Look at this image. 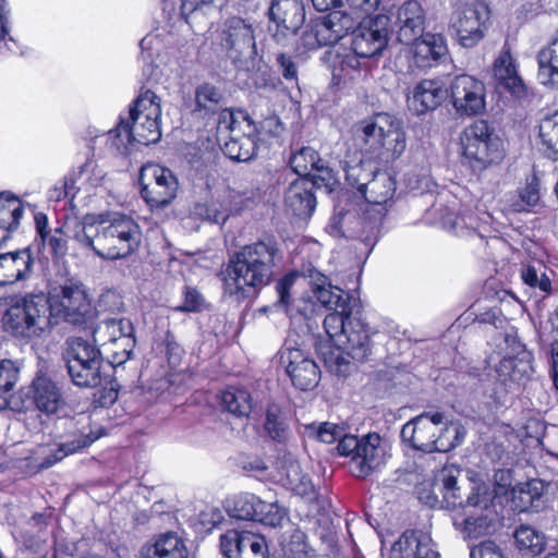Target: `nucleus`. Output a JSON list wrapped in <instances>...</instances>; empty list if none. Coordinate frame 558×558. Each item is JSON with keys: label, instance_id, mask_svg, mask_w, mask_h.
Wrapping results in <instances>:
<instances>
[{"label": "nucleus", "instance_id": "f257e3e1", "mask_svg": "<svg viewBox=\"0 0 558 558\" xmlns=\"http://www.w3.org/2000/svg\"><path fill=\"white\" fill-rule=\"evenodd\" d=\"M281 259L282 251L274 236L244 245L227 265L225 294L238 302L255 298L270 283Z\"/></svg>", "mask_w": 558, "mask_h": 558}, {"label": "nucleus", "instance_id": "f03ea898", "mask_svg": "<svg viewBox=\"0 0 558 558\" xmlns=\"http://www.w3.org/2000/svg\"><path fill=\"white\" fill-rule=\"evenodd\" d=\"M74 242L92 250L105 259H121L134 253L141 243L140 226L129 216L114 214L111 218L86 216L73 230Z\"/></svg>", "mask_w": 558, "mask_h": 558}, {"label": "nucleus", "instance_id": "7ed1b4c3", "mask_svg": "<svg viewBox=\"0 0 558 558\" xmlns=\"http://www.w3.org/2000/svg\"><path fill=\"white\" fill-rule=\"evenodd\" d=\"M307 429L322 442L332 444L338 440L339 454L351 457L350 471L357 478H365L386 463V445L376 433L359 438L345 434L342 426L330 422L320 423L318 426L312 424Z\"/></svg>", "mask_w": 558, "mask_h": 558}, {"label": "nucleus", "instance_id": "20e7f679", "mask_svg": "<svg viewBox=\"0 0 558 558\" xmlns=\"http://www.w3.org/2000/svg\"><path fill=\"white\" fill-rule=\"evenodd\" d=\"M354 132L362 149L380 162H391L405 150L407 137L396 117L380 112L355 124Z\"/></svg>", "mask_w": 558, "mask_h": 558}, {"label": "nucleus", "instance_id": "39448f33", "mask_svg": "<svg viewBox=\"0 0 558 558\" xmlns=\"http://www.w3.org/2000/svg\"><path fill=\"white\" fill-rule=\"evenodd\" d=\"M157 99L155 93L147 89L134 101V106L129 111V118L121 119L113 131L114 145L118 149L128 148L133 143L149 145L159 141L161 132L158 120L161 110Z\"/></svg>", "mask_w": 558, "mask_h": 558}, {"label": "nucleus", "instance_id": "423d86ee", "mask_svg": "<svg viewBox=\"0 0 558 558\" xmlns=\"http://www.w3.org/2000/svg\"><path fill=\"white\" fill-rule=\"evenodd\" d=\"M462 163L481 172L504 158L500 138L485 120H476L460 136Z\"/></svg>", "mask_w": 558, "mask_h": 558}, {"label": "nucleus", "instance_id": "0eeeda50", "mask_svg": "<svg viewBox=\"0 0 558 558\" xmlns=\"http://www.w3.org/2000/svg\"><path fill=\"white\" fill-rule=\"evenodd\" d=\"M465 498L468 510L452 515L456 532L464 539H477L489 535L495 527L496 510L493 497L485 485L472 486Z\"/></svg>", "mask_w": 558, "mask_h": 558}, {"label": "nucleus", "instance_id": "6e6552de", "mask_svg": "<svg viewBox=\"0 0 558 558\" xmlns=\"http://www.w3.org/2000/svg\"><path fill=\"white\" fill-rule=\"evenodd\" d=\"M47 300L48 317L52 324L63 319L73 326L87 329L95 322L96 310L82 284L71 282L54 287Z\"/></svg>", "mask_w": 558, "mask_h": 558}, {"label": "nucleus", "instance_id": "1a4fd4ad", "mask_svg": "<svg viewBox=\"0 0 558 558\" xmlns=\"http://www.w3.org/2000/svg\"><path fill=\"white\" fill-rule=\"evenodd\" d=\"M68 374L82 388H95L102 383V354L93 341L75 337L68 341L65 353Z\"/></svg>", "mask_w": 558, "mask_h": 558}, {"label": "nucleus", "instance_id": "9d476101", "mask_svg": "<svg viewBox=\"0 0 558 558\" xmlns=\"http://www.w3.org/2000/svg\"><path fill=\"white\" fill-rule=\"evenodd\" d=\"M49 304L47 296L29 294L23 302L11 306L3 316L4 329L15 337L38 336L49 325Z\"/></svg>", "mask_w": 558, "mask_h": 558}, {"label": "nucleus", "instance_id": "9b49d317", "mask_svg": "<svg viewBox=\"0 0 558 558\" xmlns=\"http://www.w3.org/2000/svg\"><path fill=\"white\" fill-rule=\"evenodd\" d=\"M445 422L441 412H424L408 423L401 429V439L413 449L423 452H446L454 447L453 444H444L439 433Z\"/></svg>", "mask_w": 558, "mask_h": 558}, {"label": "nucleus", "instance_id": "f8f14e48", "mask_svg": "<svg viewBox=\"0 0 558 558\" xmlns=\"http://www.w3.org/2000/svg\"><path fill=\"white\" fill-rule=\"evenodd\" d=\"M220 46L226 56L238 68L254 63L257 57V47L252 25L241 17H231L220 32Z\"/></svg>", "mask_w": 558, "mask_h": 558}, {"label": "nucleus", "instance_id": "ddd939ff", "mask_svg": "<svg viewBox=\"0 0 558 558\" xmlns=\"http://www.w3.org/2000/svg\"><path fill=\"white\" fill-rule=\"evenodd\" d=\"M141 195L151 208H165L175 198L179 182L173 172L157 163H147L141 168Z\"/></svg>", "mask_w": 558, "mask_h": 558}, {"label": "nucleus", "instance_id": "4468645a", "mask_svg": "<svg viewBox=\"0 0 558 558\" xmlns=\"http://www.w3.org/2000/svg\"><path fill=\"white\" fill-rule=\"evenodd\" d=\"M489 10L480 0H469L452 21V29L459 44L465 48L475 47L485 36Z\"/></svg>", "mask_w": 558, "mask_h": 558}, {"label": "nucleus", "instance_id": "2eb2a0df", "mask_svg": "<svg viewBox=\"0 0 558 558\" xmlns=\"http://www.w3.org/2000/svg\"><path fill=\"white\" fill-rule=\"evenodd\" d=\"M87 329L92 330L93 342L97 347H106L108 343L121 345V352L114 354L116 363H125L130 360L135 347L134 327L130 319L108 318L96 327L93 324Z\"/></svg>", "mask_w": 558, "mask_h": 558}, {"label": "nucleus", "instance_id": "dca6fc26", "mask_svg": "<svg viewBox=\"0 0 558 558\" xmlns=\"http://www.w3.org/2000/svg\"><path fill=\"white\" fill-rule=\"evenodd\" d=\"M448 95L456 112L461 117L477 116L485 110V85L474 76H454L449 85Z\"/></svg>", "mask_w": 558, "mask_h": 558}, {"label": "nucleus", "instance_id": "f3484780", "mask_svg": "<svg viewBox=\"0 0 558 558\" xmlns=\"http://www.w3.org/2000/svg\"><path fill=\"white\" fill-rule=\"evenodd\" d=\"M389 21L388 15L378 14L361 23L352 32V51L364 59L381 53L388 44Z\"/></svg>", "mask_w": 558, "mask_h": 558}, {"label": "nucleus", "instance_id": "a211bd4d", "mask_svg": "<svg viewBox=\"0 0 558 558\" xmlns=\"http://www.w3.org/2000/svg\"><path fill=\"white\" fill-rule=\"evenodd\" d=\"M28 396L36 410L47 416L58 414L66 405L62 384L43 369L36 372Z\"/></svg>", "mask_w": 558, "mask_h": 558}, {"label": "nucleus", "instance_id": "6ab92c4d", "mask_svg": "<svg viewBox=\"0 0 558 558\" xmlns=\"http://www.w3.org/2000/svg\"><path fill=\"white\" fill-rule=\"evenodd\" d=\"M269 19L275 24L272 36L282 43L289 36H294L305 21V7L303 0H271Z\"/></svg>", "mask_w": 558, "mask_h": 558}, {"label": "nucleus", "instance_id": "aec40b11", "mask_svg": "<svg viewBox=\"0 0 558 558\" xmlns=\"http://www.w3.org/2000/svg\"><path fill=\"white\" fill-rule=\"evenodd\" d=\"M279 361L296 388L310 390L318 384V366L302 350L286 345L279 351Z\"/></svg>", "mask_w": 558, "mask_h": 558}, {"label": "nucleus", "instance_id": "412c9836", "mask_svg": "<svg viewBox=\"0 0 558 558\" xmlns=\"http://www.w3.org/2000/svg\"><path fill=\"white\" fill-rule=\"evenodd\" d=\"M194 112L203 118L219 114L218 131H234L235 120L233 113L226 108L223 93L210 83H203L196 87Z\"/></svg>", "mask_w": 558, "mask_h": 558}, {"label": "nucleus", "instance_id": "4be33fe9", "mask_svg": "<svg viewBox=\"0 0 558 558\" xmlns=\"http://www.w3.org/2000/svg\"><path fill=\"white\" fill-rule=\"evenodd\" d=\"M220 549L227 558H268L265 537L250 531L228 530L220 536Z\"/></svg>", "mask_w": 558, "mask_h": 558}, {"label": "nucleus", "instance_id": "5701e85b", "mask_svg": "<svg viewBox=\"0 0 558 558\" xmlns=\"http://www.w3.org/2000/svg\"><path fill=\"white\" fill-rule=\"evenodd\" d=\"M507 352L499 362L497 373L502 380L521 381L533 373V356L513 336H506Z\"/></svg>", "mask_w": 558, "mask_h": 558}, {"label": "nucleus", "instance_id": "b1692460", "mask_svg": "<svg viewBox=\"0 0 558 558\" xmlns=\"http://www.w3.org/2000/svg\"><path fill=\"white\" fill-rule=\"evenodd\" d=\"M354 26L355 20L350 13L333 10L317 20L307 36H314L318 46L333 45L348 35L350 31H353Z\"/></svg>", "mask_w": 558, "mask_h": 558}, {"label": "nucleus", "instance_id": "393cba45", "mask_svg": "<svg viewBox=\"0 0 558 558\" xmlns=\"http://www.w3.org/2000/svg\"><path fill=\"white\" fill-rule=\"evenodd\" d=\"M348 327L343 335L337 339L336 348L342 351L348 357L355 362H365L372 354V343L368 327L359 317L347 323Z\"/></svg>", "mask_w": 558, "mask_h": 558}, {"label": "nucleus", "instance_id": "a878e982", "mask_svg": "<svg viewBox=\"0 0 558 558\" xmlns=\"http://www.w3.org/2000/svg\"><path fill=\"white\" fill-rule=\"evenodd\" d=\"M395 192V179L387 171L378 169L367 184L365 193H362V196L368 203V208L365 210V214L369 216L371 213L374 211V220L381 221L386 215V208L384 206L391 201Z\"/></svg>", "mask_w": 558, "mask_h": 558}, {"label": "nucleus", "instance_id": "bb28decb", "mask_svg": "<svg viewBox=\"0 0 558 558\" xmlns=\"http://www.w3.org/2000/svg\"><path fill=\"white\" fill-rule=\"evenodd\" d=\"M395 25L397 38L402 44H410L421 36L425 27V11L417 0L404 1L396 12Z\"/></svg>", "mask_w": 558, "mask_h": 558}, {"label": "nucleus", "instance_id": "cd10ccee", "mask_svg": "<svg viewBox=\"0 0 558 558\" xmlns=\"http://www.w3.org/2000/svg\"><path fill=\"white\" fill-rule=\"evenodd\" d=\"M33 266L34 257L29 247L0 254V286L28 279Z\"/></svg>", "mask_w": 558, "mask_h": 558}, {"label": "nucleus", "instance_id": "c85d7f7f", "mask_svg": "<svg viewBox=\"0 0 558 558\" xmlns=\"http://www.w3.org/2000/svg\"><path fill=\"white\" fill-rule=\"evenodd\" d=\"M447 96L448 88L440 81L423 80L413 88L408 104L416 114H424L439 107Z\"/></svg>", "mask_w": 558, "mask_h": 558}, {"label": "nucleus", "instance_id": "c756f323", "mask_svg": "<svg viewBox=\"0 0 558 558\" xmlns=\"http://www.w3.org/2000/svg\"><path fill=\"white\" fill-rule=\"evenodd\" d=\"M284 205L294 216L308 218L316 208L313 183L308 178L294 180L284 193Z\"/></svg>", "mask_w": 558, "mask_h": 558}, {"label": "nucleus", "instance_id": "7c9ffc66", "mask_svg": "<svg viewBox=\"0 0 558 558\" xmlns=\"http://www.w3.org/2000/svg\"><path fill=\"white\" fill-rule=\"evenodd\" d=\"M409 45L413 46L415 61L421 66L430 65V61H437L446 56L448 49L446 39L440 34L422 33Z\"/></svg>", "mask_w": 558, "mask_h": 558}, {"label": "nucleus", "instance_id": "2f4dec72", "mask_svg": "<svg viewBox=\"0 0 558 558\" xmlns=\"http://www.w3.org/2000/svg\"><path fill=\"white\" fill-rule=\"evenodd\" d=\"M389 558H439V554L415 532L407 531L393 544Z\"/></svg>", "mask_w": 558, "mask_h": 558}, {"label": "nucleus", "instance_id": "473e14b6", "mask_svg": "<svg viewBox=\"0 0 558 558\" xmlns=\"http://www.w3.org/2000/svg\"><path fill=\"white\" fill-rule=\"evenodd\" d=\"M183 541L173 532L160 534L154 544L145 546L141 558H186Z\"/></svg>", "mask_w": 558, "mask_h": 558}, {"label": "nucleus", "instance_id": "72a5a7b5", "mask_svg": "<svg viewBox=\"0 0 558 558\" xmlns=\"http://www.w3.org/2000/svg\"><path fill=\"white\" fill-rule=\"evenodd\" d=\"M263 430L277 444L286 445L290 440L292 430L289 416L278 404L272 403L267 407Z\"/></svg>", "mask_w": 558, "mask_h": 558}, {"label": "nucleus", "instance_id": "f704fd0d", "mask_svg": "<svg viewBox=\"0 0 558 558\" xmlns=\"http://www.w3.org/2000/svg\"><path fill=\"white\" fill-rule=\"evenodd\" d=\"M100 437L99 432H94L89 428V432L84 429L75 435L73 439L60 444L45 460L39 464L43 469H48L58 461H61L69 454L75 453L76 451L90 446L95 440Z\"/></svg>", "mask_w": 558, "mask_h": 558}, {"label": "nucleus", "instance_id": "c9c22d12", "mask_svg": "<svg viewBox=\"0 0 558 558\" xmlns=\"http://www.w3.org/2000/svg\"><path fill=\"white\" fill-rule=\"evenodd\" d=\"M494 75L505 88L513 94H519L523 89L522 80L518 75L513 58L508 48H505L495 60Z\"/></svg>", "mask_w": 558, "mask_h": 558}, {"label": "nucleus", "instance_id": "e433bc0d", "mask_svg": "<svg viewBox=\"0 0 558 558\" xmlns=\"http://www.w3.org/2000/svg\"><path fill=\"white\" fill-rule=\"evenodd\" d=\"M537 78L541 84L558 89V47L550 43L537 53Z\"/></svg>", "mask_w": 558, "mask_h": 558}, {"label": "nucleus", "instance_id": "4c0bfd02", "mask_svg": "<svg viewBox=\"0 0 558 558\" xmlns=\"http://www.w3.org/2000/svg\"><path fill=\"white\" fill-rule=\"evenodd\" d=\"M378 169L375 162L362 158L357 161H345L343 166L348 184L355 187L361 195L365 193L367 184Z\"/></svg>", "mask_w": 558, "mask_h": 558}, {"label": "nucleus", "instance_id": "58836bf2", "mask_svg": "<svg viewBox=\"0 0 558 558\" xmlns=\"http://www.w3.org/2000/svg\"><path fill=\"white\" fill-rule=\"evenodd\" d=\"M77 222L82 220L74 219L73 221L65 222L61 227L53 229L48 235H44L40 241L41 244L47 247L54 259L63 258L69 251V239L74 241L73 230Z\"/></svg>", "mask_w": 558, "mask_h": 558}, {"label": "nucleus", "instance_id": "ea45409f", "mask_svg": "<svg viewBox=\"0 0 558 558\" xmlns=\"http://www.w3.org/2000/svg\"><path fill=\"white\" fill-rule=\"evenodd\" d=\"M284 485L296 495L314 500L316 493L311 478L303 473L296 461H290L284 465Z\"/></svg>", "mask_w": 558, "mask_h": 558}, {"label": "nucleus", "instance_id": "a19ab883", "mask_svg": "<svg viewBox=\"0 0 558 558\" xmlns=\"http://www.w3.org/2000/svg\"><path fill=\"white\" fill-rule=\"evenodd\" d=\"M517 548L527 556H538L546 548L545 535L531 525H520L513 533Z\"/></svg>", "mask_w": 558, "mask_h": 558}, {"label": "nucleus", "instance_id": "79ce46f5", "mask_svg": "<svg viewBox=\"0 0 558 558\" xmlns=\"http://www.w3.org/2000/svg\"><path fill=\"white\" fill-rule=\"evenodd\" d=\"M235 130L231 133H234ZM257 143L256 136L248 134L234 135L225 142L222 146L223 154L236 161H248L256 155Z\"/></svg>", "mask_w": 558, "mask_h": 558}, {"label": "nucleus", "instance_id": "37998d69", "mask_svg": "<svg viewBox=\"0 0 558 558\" xmlns=\"http://www.w3.org/2000/svg\"><path fill=\"white\" fill-rule=\"evenodd\" d=\"M460 471L453 469H444L438 475L436 486L442 494L444 501L448 507L462 506L465 507V500L462 497V487L458 484V475Z\"/></svg>", "mask_w": 558, "mask_h": 558}, {"label": "nucleus", "instance_id": "c03bdc74", "mask_svg": "<svg viewBox=\"0 0 558 558\" xmlns=\"http://www.w3.org/2000/svg\"><path fill=\"white\" fill-rule=\"evenodd\" d=\"M221 405L231 414L248 416L253 409L251 393L242 388L230 387L221 392Z\"/></svg>", "mask_w": 558, "mask_h": 558}, {"label": "nucleus", "instance_id": "a18cd8bd", "mask_svg": "<svg viewBox=\"0 0 558 558\" xmlns=\"http://www.w3.org/2000/svg\"><path fill=\"white\" fill-rule=\"evenodd\" d=\"M314 295L324 307L331 311L342 308V313H347L349 307H353L352 303L355 302L348 292L331 283L324 289H318Z\"/></svg>", "mask_w": 558, "mask_h": 558}, {"label": "nucleus", "instance_id": "49530a36", "mask_svg": "<svg viewBox=\"0 0 558 558\" xmlns=\"http://www.w3.org/2000/svg\"><path fill=\"white\" fill-rule=\"evenodd\" d=\"M319 162H322V159L319 158L318 153L314 148L307 146L295 148L289 158L291 169L301 175V178H308L311 172Z\"/></svg>", "mask_w": 558, "mask_h": 558}, {"label": "nucleus", "instance_id": "de8ad7c7", "mask_svg": "<svg viewBox=\"0 0 558 558\" xmlns=\"http://www.w3.org/2000/svg\"><path fill=\"white\" fill-rule=\"evenodd\" d=\"M542 498V485L537 481L526 482L513 489V501L520 511L538 508Z\"/></svg>", "mask_w": 558, "mask_h": 558}, {"label": "nucleus", "instance_id": "09e8293b", "mask_svg": "<svg viewBox=\"0 0 558 558\" xmlns=\"http://www.w3.org/2000/svg\"><path fill=\"white\" fill-rule=\"evenodd\" d=\"M539 138L546 154L553 159H558V110L545 117L539 123Z\"/></svg>", "mask_w": 558, "mask_h": 558}, {"label": "nucleus", "instance_id": "8fccbe9b", "mask_svg": "<svg viewBox=\"0 0 558 558\" xmlns=\"http://www.w3.org/2000/svg\"><path fill=\"white\" fill-rule=\"evenodd\" d=\"M257 508L256 521L271 526L281 527L284 522L289 521V511L278 501L267 502L260 499Z\"/></svg>", "mask_w": 558, "mask_h": 558}, {"label": "nucleus", "instance_id": "3c124183", "mask_svg": "<svg viewBox=\"0 0 558 558\" xmlns=\"http://www.w3.org/2000/svg\"><path fill=\"white\" fill-rule=\"evenodd\" d=\"M521 278L525 284L538 289L543 293L551 291V280L547 275V268L542 263L524 265L521 269Z\"/></svg>", "mask_w": 558, "mask_h": 558}, {"label": "nucleus", "instance_id": "603ef678", "mask_svg": "<svg viewBox=\"0 0 558 558\" xmlns=\"http://www.w3.org/2000/svg\"><path fill=\"white\" fill-rule=\"evenodd\" d=\"M260 499L252 494H241L235 496L228 506L230 517L240 520L256 521L257 508Z\"/></svg>", "mask_w": 558, "mask_h": 558}, {"label": "nucleus", "instance_id": "864d4df0", "mask_svg": "<svg viewBox=\"0 0 558 558\" xmlns=\"http://www.w3.org/2000/svg\"><path fill=\"white\" fill-rule=\"evenodd\" d=\"M23 216V206L14 196L0 194V227L15 230Z\"/></svg>", "mask_w": 558, "mask_h": 558}, {"label": "nucleus", "instance_id": "5fc2aeb1", "mask_svg": "<svg viewBox=\"0 0 558 558\" xmlns=\"http://www.w3.org/2000/svg\"><path fill=\"white\" fill-rule=\"evenodd\" d=\"M20 377V369L11 360L0 362V410L9 404V396Z\"/></svg>", "mask_w": 558, "mask_h": 558}, {"label": "nucleus", "instance_id": "6e6d98bb", "mask_svg": "<svg viewBox=\"0 0 558 558\" xmlns=\"http://www.w3.org/2000/svg\"><path fill=\"white\" fill-rule=\"evenodd\" d=\"M353 307H349L347 313H342V308L332 311L324 319V329L333 345H336L339 336L343 335L349 322L355 317L352 315Z\"/></svg>", "mask_w": 558, "mask_h": 558}, {"label": "nucleus", "instance_id": "4d7b16f0", "mask_svg": "<svg viewBox=\"0 0 558 558\" xmlns=\"http://www.w3.org/2000/svg\"><path fill=\"white\" fill-rule=\"evenodd\" d=\"M280 546L286 558H307L308 556L306 535L299 529H294L288 538L283 537Z\"/></svg>", "mask_w": 558, "mask_h": 558}, {"label": "nucleus", "instance_id": "13d9d810", "mask_svg": "<svg viewBox=\"0 0 558 558\" xmlns=\"http://www.w3.org/2000/svg\"><path fill=\"white\" fill-rule=\"evenodd\" d=\"M296 276L294 274H287L276 281L275 290L277 293V301L274 306L277 310H282L290 316H293V307L291 305V289L295 283Z\"/></svg>", "mask_w": 558, "mask_h": 558}, {"label": "nucleus", "instance_id": "bf43d9fd", "mask_svg": "<svg viewBox=\"0 0 558 558\" xmlns=\"http://www.w3.org/2000/svg\"><path fill=\"white\" fill-rule=\"evenodd\" d=\"M314 173L311 172L308 180L313 183V189H322L324 187L327 193H331L335 186L338 184V179L335 171L326 167L323 161L317 165V167L313 170Z\"/></svg>", "mask_w": 558, "mask_h": 558}, {"label": "nucleus", "instance_id": "052dcab7", "mask_svg": "<svg viewBox=\"0 0 558 558\" xmlns=\"http://www.w3.org/2000/svg\"><path fill=\"white\" fill-rule=\"evenodd\" d=\"M276 64L282 77L292 84H298V64L293 57L283 52L277 53Z\"/></svg>", "mask_w": 558, "mask_h": 558}, {"label": "nucleus", "instance_id": "680f3d73", "mask_svg": "<svg viewBox=\"0 0 558 558\" xmlns=\"http://www.w3.org/2000/svg\"><path fill=\"white\" fill-rule=\"evenodd\" d=\"M392 0H348L350 9L369 14L377 10L386 11L390 8Z\"/></svg>", "mask_w": 558, "mask_h": 558}, {"label": "nucleus", "instance_id": "e2e57ef3", "mask_svg": "<svg viewBox=\"0 0 558 558\" xmlns=\"http://www.w3.org/2000/svg\"><path fill=\"white\" fill-rule=\"evenodd\" d=\"M471 558H506L502 549L492 541L482 542L471 548Z\"/></svg>", "mask_w": 558, "mask_h": 558}, {"label": "nucleus", "instance_id": "0e129e2a", "mask_svg": "<svg viewBox=\"0 0 558 558\" xmlns=\"http://www.w3.org/2000/svg\"><path fill=\"white\" fill-rule=\"evenodd\" d=\"M522 204H518L515 210H527L529 207L535 206L539 199V193L535 184H527L519 193Z\"/></svg>", "mask_w": 558, "mask_h": 558}, {"label": "nucleus", "instance_id": "69168bd1", "mask_svg": "<svg viewBox=\"0 0 558 558\" xmlns=\"http://www.w3.org/2000/svg\"><path fill=\"white\" fill-rule=\"evenodd\" d=\"M203 305V298L194 288H186L183 304L178 307L181 312H198Z\"/></svg>", "mask_w": 558, "mask_h": 558}, {"label": "nucleus", "instance_id": "338daca9", "mask_svg": "<svg viewBox=\"0 0 558 558\" xmlns=\"http://www.w3.org/2000/svg\"><path fill=\"white\" fill-rule=\"evenodd\" d=\"M99 306L109 312H120L124 307L123 300L116 291H107L100 295Z\"/></svg>", "mask_w": 558, "mask_h": 558}, {"label": "nucleus", "instance_id": "774afa93", "mask_svg": "<svg viewBox=\"0 0 558 558\" xmlns=\"http://www.w3.org/2000/svg\"><path fill=\"white\" fill-rule=\"evenodd\" d=\"M260 130L271 136H279L283 131V123L280 118L272 113L259 122Z\"/></svg>", "mask_w": 558, "mask_h": 558}]
</instances>
